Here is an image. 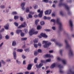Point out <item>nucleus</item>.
Masks as SVG:
<instances>
[{"instance_id":"f257e3e1","label":"nucleus","mask_w":74,"mask_h":74,"mask_svg":"<svg viewBox=\"0 0 74 74\" xmlns=\"http://www.w3.org/2000/svg\"><path fill=\"white\" fill-rule=\"evenodd\" d=\"M63 0H60V3L59 4V6L60 7L62 6H64L68 12V14L70 15L71 14V12L69 11V8L67 5L66 3H62V2Z\"/></svg>"},{"instance_id":"f03ea898","label":"nucleus","mask_w":74,"mask_h":74,"mask_svg":"<svg viewBox=\"0 0 74 74\" xmlns=\"http://www.w3.org/2000/svg\"><path fill=\"white\" fill-rule=\"evenodd\" d=\"M65 42L66 44V48H69L70 50L69 51V55L70 56H73V51L71 49L70 45L68 43L67 40H65Z\"/></svg>"},{"instance_id":"7ed1b4c3","label":"nucleus","mask_w":74,"mask_h":74,"mask_svg":"<svg viewBox=\"0 0 74 74\" xmlns=\"http://www.w3.org/2000/svg\"><path fill=\"white\" fill-rule=\"evenodd\" d=\"M48 41H43L42 44H45L43 45L44 48H47V47H49L50 45H51V42H49Z\"/></svg>"},{"instance_id":"20e7f679","label":"nucleus","mask_w":74,"mask_h":74,"mask_svg":"<svg viewBox=\"0 0 74 74\" xmlns=\"http://www.w3.org/2000/svg\"><path fill=\"white\" fill-rule=\"evenodd\" d=\"M56 22L58 23L59 25V30L61 31L62 29V24L61 22L60 21V19L59 18H58L57 19V20L56 21Z\"/></svg>"},{"instance_id":"39448f33","label":"nucleus","mask_w":74,"mask_h":74,"mask_svg":"<svg viewBox=\"0 0 74 74\" xmlns=\"http://www.w3.org/2000/svg\"><path fill=\"white\" fill-rule=\"evenodd\" d=\"M38 12H40V13L38 14V17L39 18H41L42 17V15L43 14V11L42 10L41 11V10L39 9L37 10Z\"/></svg>"},{"instance_id":"423d86ee","label":"nucleus","mask_w":74,"mask_h":74,"mask_svg":"<svg viewBox=\"0 0 74 74\" xmlns=\"http://www.w3.org/2000/svg\"><path fill=\"white\" fill-rule=\"evenodd\" d=\"M58 67L60 69V73H64V71H62L61 70V69L63 67V66L61 65V64H60L58 66Z\"/></svg>"},{"instance_id":"0eeeda50","label":"nucleus","mask_w":74,"mask_h":74,"mask_svg":"<svg viewBox=\"0 0 74 74\" xmlns=\"http://www.w3.org/2000/svg\"><path fill=\"white\" fill-rule=\"evenodd\" d=\"M51 12L52 10H49L45 11V15H49L51 14Z\"/></svg>"},{"instance_id":"6e6552de","label":"nucleus","mask_w":74,"mask_h":74,"mask_svg":"<svg viewBox=\"0 0 74 74\" xmlns=\"http://www.w3.org/2000/svg\"><path fill=\"white\" fill-rule=\"evenodd\" d=\"M29 33L30 36H32V34H34V29H32L30 30Z\"/></svg>"},{"instance_id":"1a4fd4ad","label":"nucleus","mask_w":74,"mask_h":74,"mask_svg":"<svg viewBox=\"0 0 74 74\" xmlns=\"http://www.w3.org/2000/svg\"><path fill=\"white\" fill-rule=\"evenodd\" d=\"M42 66H43V64L41 63H40L39 65L37 64H36V68H38V69H40V68H41Z\"/></svg>"},{"instance_id":"9d476101","label":"nucleus","mask_w":74,"mask_h":74,"mask_svg":"<svg viewBox=\"0 0 74 74\" xmlns=\"http://www.w3.org/2000/svg\"><path fill=\"white\" fill-rule=\"evenodd\" d=\"M69 24L70 25V26L71 27V31H72L73 29V25L72 24V21L71 20H69Z\"/></svg>"},{"instance_id":"9b49d317","label":"nucleus","mask_w":74,"mask_h":74,"mask_svg":"<svg viewBox=\"0 0 74 74\" xmlns=\"http://www.w3.org/2000/svg\"><path fill=\"white\" fill-rule=\"evenodd\" d=\"M25 5V3L23 2L21 4V7H22V9L23 10H24L25 8H24V6Z\"/></svg>"},{"instance_id":"f8f14e48","label":"nucleus","mask_w":74,"mask_h":74,"mask_svg":"<svg viewBox=\"0 0 74 74\" xmlns=\"http://www.w3.org/2000/svg\"><path fill=\"white\" fill-rule=\"evenodd\" d=\"M67 74H74V71H72L70 69L69 71H68Z\"/></svg>"},{"instance_id":"ddd939ff","label":"nucleus","mask_w":74,"mask_h":74,"mask_svg":"<svg viewBox=\"0 0 74 74\" xmlns=\"http://www.w3.org/2000/svg\"><path fill=\"white\" fill-rule=\"evenodd\" d=\"M40 36H42L43 37H44L45 38H47L48 36H47L45 34H43V33H42L40 34Z\"/></svg>"},{"instance_id":"4468645a","label":"nucleus","mask_w":74,"mask_h":74,"mask_svg":"<svg viewBox=\"0 0 74 74\" xmlns=\"http://www.w3.org/2000/svg\"><path fill=\"white\" fill-rule=\"evenodd\" d=\"M32 64H29L28 65L27 67V69L28 70H30L32 69Z\"/></svg>"},{"instance_id":"2eb2a0df","label":"nucleus","mask_w":74,"mask_h":74,"mask_svg":"<svg viewBox=\"0 0 74 74\" xmlns=\"http://www.w3.org/2000/svg\"><path fill=\"white\" fill-rule=\"evenodd\" d=\"M13 57L14 59H16V52L15 51H13Z\"/></svg>"},{"instance_id":"dca6fc26","label":"nucleus","mask_w":74,"mask_h":74,"mask_svg":"<svg viewBox=\"0 0 74 74\" xmlns=\"http://www.w3.org/2000/svg\"><path fill=\"white\" fill-rule=\"evenodd\" d=\"M21 26L22 27H25L27 25H26V23L24 22L23 24H21Z\"/></svg>"},{"instance_id":"f3484780","label":"nucleus","mask_w":74,"mask_h":74,"mask_svg":"<svg viewBox=\"0 0 74 74\" xmlns=\"http://www.w3.org/2000/svg\"><path fill=\"white\" fill-rule=\"evenodd\" d=\"M22 31V30L21 29H18L16 31V33H17V34H19L20 33H21Z\"/></svg>"},{"instance_id":"a211bd4d","label":"nucleus","mask_w":74,"mask_h":74,"mask_svg":"<svg viewBox=\"0 0 74 74\" xmlns=\"http://www.w3.org/2000/svg\"><path fill=\"white\" fill-rule=\"evenodd\" d=\"M55 63L53 64L50 66V69H53L55 67Z\"/></svg>"},{"instance_id":"6ab92c4d","label":"nucleus","mask_w":74,"mask_h":74,"mask_svg":"<svg viewBox=\"0 0 74 74\" xmlns=\"http://www.w3.org/2000/svg\"><path fill=\"white\" fill-rule=\"evenodd\" d=\"M9 26V25L8 24H7L6 25L4 26V27L5 28V29L6 30L8 29V27Z\"/></svg>"},{"instance_id":"aec40b11","label":"nucleus","mask_w":74,"mask_h":74,"mask_svg":"<svg viewBox=\"0 0 74 74\" xmlns=\"http://www.w3.org/2000/svg\"><path fill=\"white\" fill-rule=\"evenodd\" d=\"M56 45H58V46H59V47H62V46L63 45L61 44V43L56 42Z\"/></svg>"},{"instance_id":"412c9836","label":"nucleus","mask_w":74,"mask_h":74,"mask_svg":"<svg viewBox=\"0 0 74 74\" xmlns=\"http://www.w3.org/2000/svg\"><path fill=\"white\" fill-rule=\"evenodd\" d=\"M16 45V42L15 41H13L12 42V46H15Z\"/></svg>"},{"instance_id":"4be33fe9","label":"nucleus","mask_w":74,"mask_h":74,"mask_svg":"<svg viewBox=\"0 0 74 74\" xmlns=\"http://www.w3.org/2000/svg\"><path fill=\"white\" fill-rule=\"evenodd\" d=\"M62 62L64 64H66V60H62Z\"/></svg>"},{"instance_id":"5701e85b","label":"nucleus","mask_w":74,"mask_h":74,"mask_svg":"<svg viewBox=\"0 0 74 74\" xmlns=\"http://www.w3.org/2000/svg\"><path fill=\"white\" fill-rule=\"evenodd\" d=\"M41 29V26L40 25H38L37 26V30H40Z\"/></svg>"},{"instance_id":"b1692460","label":"nucleus","mask_w":74,"mask_h":74,"mask_svg":"<svg viewBox=\"0 0 74 74\" xmlns=\"http://www.w3.org/2000/svg\"><path fill=\"white\" fill-rule=\"evenodd\" d=\"M25 11L26 12H29V8L27 7L25 9Z\"/></svg>"},{"instance_id":"393cba45","label":"nucleus","mask_w":74,"mask_h":74,"mask_svg":"<svg viewBox=\"0 0 74 74\" xmlns=\"http://www.w3.org/2000/svg\"><path fill=\"white\" fill-rule=\"evenodd\" d=\"M38 39L37 38H36L34 40V42L35 43H36L37 42H38Z\"/></svg>"},{"instance_id":"a878e982","label":"nucleus","mask_w":74,"mask_h":74,"mask_svg":"<svg viewBox=\"0 0 74 74\" xmlns=\"http://www.w3.org/2000/svg\"><path fill=\"white\" fill-rule=\"evenodd\" d=\"M51 56V55L50 54H46L45 55V57L46 58H50Z\"/></svg>"},{"instance_id":"bb28decb","label":"nucleus","mask_w":74,"mask_h":74,"mask_svg":"<svg viewBox=\"0 0 74 74\" xmlns=\"http://www.w3.org/2000/svg\"><path fill=\"white\" fill-rule=\"evenodd\" d=\"M38 60V58H36L34 60V63H37V61Z\"/></svg>"},{"instance_id":"cd10ccee","label":"nucleus","mask_w":74,"mask_h":74,"mask_svg":"<svg viewBox=\"0 0 74 74\" xmlns=\"http://www.w3.org/2000/svg\"><path fill=\"white\" fill-rule=\"evenodd\" d=\"M39 22V20H36L35 21V24L36 25H37V24H38V23Z\"/></svg>"},{"instance_id":"c85d7f7f","label":"nucleus","mask_w":74,"mask_h":74,"mask_svg":"<svg viewBox=\"0 0 74 74\" xmlns=\"http://www.w3.org/2000/svg\"><path fill=\"white\" fill-rule=\"evenodd\" d=\"M17 52H22L23 51V50L22 49H18L17 50Z\"/></svg>"},{"instance_id":"c756f323","label":"nucleus","mask_w":74,"mask_h":74,"mask_svg":"<svg viewBox=\"0 0 74 74\" xmlns=\"http://www.w3.org/2000/svg\"><path fill=\"white\" fill-rule=\"evenodd\" d=\"M28 16L29 18H33V16L32 15V14H28Z\"/></svg>"},{"instance_id":"7c9ffc66","label":"nucleus","mask_w":74,"mask_h":74,"mask_svg":"<svg viewBox=\"0 0 74 74\" xmlns=\"http://www.w3.org/2000/svg\"><path fill=\"white\" fill-rule=\"evenodd\" d=\"M27 40V38H21V41H25Z\"/></svg>"},{"instance_id":"2f4dec72","label":"nucleus","mask_w":74,"mask_h":74,"mask_svg":"<svg viewBox=\"0 0 74 74\" xmlns=\"http://www.w3.org/2000/svg\"><path fill=\"white\" fill-rule=\"evenodd\" d=\"M21 37H23V36H25V34H24V33L21 32Z\"/></svg>"},{"instance_id":"473e14b6","label":"nucleus","mask_w":74,"mask_h":74,"mask_svg":"<svg viewBox=\"0 0 74 74\" xmlns=\"http://www.w3.org/2000/svg\"><path fill=\"white\" fill-rule=\"evenodd\" d=\"M38 52L36 51H35L34 53V55L35 56H37V55H38Z\"/></svg>"},{"instance_id":"72a5a7b5","label":"nucleus","mask_w":74,"mask_h":74,"mask_svg":"<svg viewBox=\"0 0 74 74\" xmlns=\"http://www.w3.org/2000/svg\"><path fill=\"white\" fill-rule=\"evenodd\" d=\"M40 24L41 25H44V24H45V23L44 21H42L40 22Z\"/></svg>"},{"instance_id":"f704fd0d","label":"nucleus","mask_w":74,"mask_h":74,"mask_svg":"<svg viewBox=\"0 0 74 74\" xmlns=\"http://www.w3.org/2000/svg\"><path fill=\"white\" fill-rule=\"evenodd\" d=\"M51 22H53V23H55V20L54 19H52L51 20Z\"/></svg>"},{"instance_id":"c9c22d12","label":"nucleus","mask_w":74,"mask_h":74,"mask_svg":"<svg viewBox=\"0 0 74 74\" xmlns=\"http://www.w3.org/2000/svg\"><path fill=\"white\" fill-rule=\"evenodd\" d=\"M16 62L17 64H21V62L19 61L18 60H16Z\"/></svg>"},{"instance_id":"e433bc0d","label":"nucleus","mask_w":74,"mask_h":74,"mask_svg":"<svg viewBox=\"0 0 74 74\" xmlns=\"http://www.w3.org/2000/svg\"><path fill=\"white\" fill-rule=\"evenodd\" d=\"M51 61V59H48L46 61V62H50Z\"/></svg>"},{"instance_id":"4c0bfd02","label":"nucleus","mask_w":74,"mask_h":74,"mask_svg":"<svg viewBox=\"0 0 74 74\" xmlns=\"http://www.w3.org/2000/svg\"><path fill=\"white\" fill-rule=\"evenodd\" d=\"M60 14L62 16H64V14H63V11H61V12H60Z\"/></svg>"},{"instance_id":"58836bf2","label":"nucleus","mask_w":74,"mask_h":74,"mask_svg":"<svg viewBox=\"0 0 74 74\" xmlns=\"http://www.w3.org/2000/svg\"><path fill=\"white\" fill-rule=\"evenodd\" d=\"M18 18V16H14V19H17Z\"/></svg>"},{"instance_id":"ea45409f","label":"nucleus","mask_w":74,"mask_h":74,"mask_svg":"<svg viewBox=\"0 0 74 74\" xmlns=\"http://www.w3.org/2000/svg\"><path fill=\"white\" fill-rule=\"evenodd\" d=\"M24 31L25 32V33L26 34L27 33H28V30H27V29H24Z\"/></svg>"},{"instance_id":"a19ab883","label":"nucleus","mask_w":74,"mask_h":74,"mask_svg":"<svg viewBox=\"0 0 74 74\" xmlns=\"http://www.w3.org/2000/svg\"><path fill=\"white\" fill-rule=\"evenodd\" d=\"M29 14H32V15H34V12L30 11L29 12Z\"/></svg>"},{"instance_id":"79ce46f5","label":"nucleus","mask_w":74,"mask_h":74,"mask_svg":"<svg viewBox=\"0 0 74 74\" xmlns=\"http://www.w3.org/2000/svg\"><path fill=\"white\" fill-rule=\"evenodd\" d=\"M38 33V31H36L35 32H34V34H37Z\"/></svg>"},{"instance_id":"37998d69","label":"nucleus","mask_w":74,"mask_h":74,"mask_svg":"<svg viewBox=\"0 0 74 74\" xmlns=\"http://www.w3.org/2000/svg\"><path fill=\"white\" fill-rule=\"evenodd\" d=\"M49 1V0H43L42 1H44V2H45V3H48Z\"/></svg>"},{"instance_id":"c03bdc74","label":"nucleus","mask_w":74,"mask_h":74,"mask_svg":"<svg viewBox=\"0 0 74 74\" xmlns=\"http://www.w3.org/2000/svg\"><path fill=\"white\" fill-rule=\"evenodd\" d=\"M12 14L13 15H16L17 14V13L16 12H12Z\"/></svg>"},{"instance_id":"a18cd8bd","label":"nucleus","mask_w":74,"mask_h":74,"mask_svg":"<svg viewBox=\"0 0 74 74\" xmlns=\"http://www.w3.org/2000/svg\"><path fill=\"white\" fill-rule=\"evenodd\" d=\"M51 41H53V42H55V39L53 38L51 39Z\"/></svg>"},{"instance_id":"49530a36","label":"nucleus","mask_w":74,"mask_h":74,"mask_svg":"<svg viewBox=\"0 0 74 74\" xmlns=\"http://www.w3.org/2000/svg\"><path fill=\"white\" fill-rule=\"evenodd\" d=\"M34 45L35 48H37V47H38V46L36 44H34Z\"/></svg>"},{"instance_id":"de8ad7c7","label":"nucleus","mask_w":74,"mask_h":74,"mask_svg":"<svg viewBox=\"0 0 74 74\" xmlns=\"http://www.w3.org/2000/svg\"><path fill=\"white\" fill-rule=\"evenodd\" d=\"M5 38L6 39H7V40H8L9 38V36H8V35H6L5 36Z\"/></svg>"},{"instance_id":"09e8293b","label":"nucleus","mask_w":74,"mask_h":74,"mask_svg":"<svg viewBox=\"0 0 74 74\" xmlns=\"http://www.w3.org/2000/svg\"><path fill=\"white\" fill-rule=\"evenodd\" d=\"M45 31H47V32H51V30L50 29H45Z\"/></svg>"},{"instance_id":"8fccbe9b","label":"nucleus","mask_w":74,"mask_h":74,"mask_svg":"<svg viewBox=\"0 0 74 74\" xmlns=\"http://www.w3.org/2000/svg\"><path fill=\"white\" fill-rule=\"evenodd\" d=\"M62 51H63L62 50H60V53L61 55H62Z\"/></svg>"},{"instance_id":"3c124183","label":"nucleus","mask_w":74,"mask_h":74,"mask_svg":"<svg viewBox=\"0 0 74 74\" xmlns=\"http://www.w3.org/2000/svg\"><path fill=\"white\" fill-rule=\"evenodd\" d=\"M14 24L16 26H18V23H16L15 22L14 23Z\"/></svg>"},{"instance_id":"603ef678","label":"nucleus","mask_w":74,"mask_h":74,"mask_svg":"<svg viewBox=\"0 0 74 74\" xmlns=\"http://www.w3.org/2000/svg\"><path fill=\"white\" fill-rule=\"evenodd\" d=\"M38 7V6L37 5H35V6L34 7V9H36Z\"/></svg>"},{"instance_id":"864d4df0","label":"nucleus","mask_w":74,"mask_h":74,"mask_svg":"<svg viewBox=\"0 0 74 74\" xmlns=\"http://www.w3.org/2000/svg\"><path fill=\"white\" fill-rule=\"evenodd\" d=\"M38 52H39L40 53V52H41V50L40 49H38Z\"/></svg>"},{"instance_id":"5fc2aeb1","label":"nucleus","mask_w":74,"mask_h":74,"mask_svg":"<svg viewBox=\"0 0 74 74\" xmlns=\"http://www.w3.org/2000/svg\"><path fill=\"white\" fill-rule=\"evenodd\" d=\"M20 20L21 21H23V18H22L21 16H20Z\"/></svg>"},{"instance_id":"6e6d98bb","label":"nucleus","mask_w":74,"mask_h":74,"mask_svg":"<svg viewBox=\"0 0 74 74\" xmlns=\"http://www.w3.org/2000/svg\"><path fill=\"white\" fill-rule=\"evenodd\" d=\"M52 17H54V16H55V14L54 13H53L52 14Z\"/></svg>"},{"instance_id":"4d7b16f0","label":"nucleus","mask_w":74,"mask_h":74,"mask_svg":"<svg viewBox=\"0 0 74 74\" xmlns=\"http://www.w3.org/2000/svg\"><path fill=\"white\" fill-rule=\"evenodd\" d=\"M1 8H2V9L4 8V5H1Z\"/></svg>"},{"instance_id":"13d9d810","label":"nucleus","mask_w":74,"mask_h":74,"mask_svg":"<svg viewBox=\"0 0 74 74\" xmlns=\"http://www.w3.org/2000/svg\"><path fill=\"white\" fill-rule=\"evenodd\" d=\"M3 42H2L0 44V48L3 46Z\"/></svg>"},{"instance_id":"bf43d9fd","label":"nucleus","mask_w":74,"mask_h":74,"mask_svg":"<svg viewBox=\"0 0 74 74\" xmlns=\"http://www.w3.org/2000/svg\"><path fill=\"white\" fill-rule=\"evenodd\" d=\"M1 63H3V64H5V62H4V61H3V60H1Z\"/></svg>"},{"instance_id":"052dcab7","label":"nucleus","mask_w":74,"mask_h":74,"mask_svg":"<svg viewBox=\"0 0 74 74\" xmlns=\"http://www.w3.org/2000/svg\"><path fill=\"white\" fill-rule=\"evenodd\" d=\"M34 16V18H37V17H38V15H35Z\"/></svg>"},{"instance_id":"680f3d73","label":"nucleus","mask_w":74,"mask_h":74,"mask_svg":"<svg viewBox=\"0 0 74 74\" xmlns=\"http://www.w3.org/2000/svg\"><path fill=\"white\" fill-rule=\"evenodd\" d=\"M40 62L41 63H45V61L42 60H40Z\"/></svg>"},{"instance_id":"e2e57ef3","label":"nucleus","mask_w":74,"mask_h":74,"mask_svg":"<svg viewBox=\"0 0 74 74\" xmlns=\"http://www.w3.org/2000/svg\"><path fill=\"white\" fill-rule=\"evenodd\" d=\"M26 52H29V49H26L24 50Z\"/></svg>"},{"instance_id":"0e129e2a","label":"nucleus","mask_w":74,"mask_h":74,"mask_svg":"<svg viewBox=\"0 0 74 74\" xmlns=\"http://www.w3.org/2000/svg\"><path fill=\"white\" fill-rule=\"evenodd\" d=\"M43 18L44 19L46 20L47 19V17L46 16H44V17H43Z\"/></svg>"},{"instance_id":"69168bd1","label":"nucleus","mask_w":74,"mask_h":74,"mask_svg":"<svg viewBox=\"0 0 74 74\" xmlns=\"http://www.w3.org/2000/svg\"><path fill=\"white\" fill-rule=\"evenodd\" d=\"M52 28L53 30H55V27H52Z\"/></svg>"},{"instance_id":"338daca9","label":"nucleus","mask_w":74,"mask_h":74,"mask_svg":"<svg viewBox=\"0 0 74 74\" xmlns=\"http://www.w3.org/2000/svg\"><path fill=\"white\" fill-rule=\"evenodd\" d=\"M23 64H26V61H23Z\"/></svg>"},{"instance_id":"774afa93","label":"nucleus","mask_w":74,"mask_h":74,"mask_svg":"<svg viewBox=\"0 0 74 74\" xmlns=\"http://www.w3.org/2000/svg\"><path fill=\"white\" fill-rule=\"evenodd\" d=\"M29 74V72L28 71L25 72V74Z\"/></svg>"}]
</instances>
